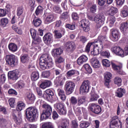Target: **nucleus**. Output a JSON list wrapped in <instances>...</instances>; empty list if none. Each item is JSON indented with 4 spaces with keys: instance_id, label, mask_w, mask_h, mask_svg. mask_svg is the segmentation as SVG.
<instances>
[{
    "instance_id": "f257e3e1",
    "label": "nucleus",
    "mask_w": 128,
    "mask_h": 128,
    "mask_svg": "<svg viewBox=\"0 0 128 128\" xmlns=\"http://www.w3.org/2000/svg\"><path fill=\"white\" fill-rule=\"evenodd\" d=\"M40 66L42 70H46L48 68L52 66V59L48 54H43L40 58Z\"/></svg>"
},
{
    "instance_id": "f03ea898",
    "label": "nucleus",
    "mask_w": 128,
    "mask_h": 128,
    "mask_svg": "<svg viewBox=\"0 0 128 128\" xmlns=\"http://www.w3.org/2000/svg\"><path fill=\"white\" fill-rule=\"evenodd\" d=\"M26 114L27 120L30 122H32L38 117V110L36 108L29 107L26 110Z\"/></svg>"
},
{
    "instance_id": "7ed1b4c3",
    "label": "nucleus",
    "mask_w": 128,
    "mask_h": 128,
    "mask_svg": "<svg viewBox=\"0 0 128 128\" xmlns=\"http://www.w3.org/2000/svg\"><path fill=\"white\" fill-rule=\"evenodd\" d=\"M43 112L40 116V120H46L52 116V108L50 105L48 103H44L42 104Z\"/></svg>"
},
{
    "instance_id": "20e7f679",
    "label": "nucleus",
    "mask_w": 128,
    "mask_h": 128,
    "mask_svg": "<svg viewBox=\"0 0 128 128\" xmlns=\"http://www.w3.org/2000/svg\"><path fill=\"white\" fill-rule=\"evenodd\" d=\"M88 18L90 20H94L96 22V28H100L104 22V16H100L98 14L94 18V17L92 15H88Z\"/></svg>"
},
{
    "instance_id": "39448f33",
    "label": "nucleus",
    "mask_w": 128,
    "mask_h": 128,
    "mask_svg": "<svg viewBox=\"0 0 128 128\" xmlns=\"http://www.w3.org/2000/svg\"><path fill=\"white\" fill-rule=\"evenodd\" d=\"M108 38L106 36H99L98 39L96 40L93 42V46H96L101 50H104V42H106Z\"/></svg>"
},
{
    "instance_id": "423d86ee",
    "label": "nucleus",
    "mask_w": 128,
    "mask_h": 128,
    "mask_svg": "<svg viewBox=\"0 0 128 128\" xmlns=\"http://www.w3.org/2000/svg\"><path fill=\"white\" fill-rule=\"evenodd\" d=\"M90 82L88 80H85L81 84L80 88V94H86L90 92Z\"/></svg>"
},
{
    "instance_id": "0eeeda50",
    "label": "nucleus",
    "mask_w": 128,
    "mask_h": 128,
    "mask_svg": "<svg viewBox=\"0 0 128 128\" xmlns=\"http://www.w3.org/2000/svg\"><path fill=\"white\" fill-rule=\"evenodd\" d=\"M6 64L12 66V68L16 66V64L18 62V59L14 54L6 55Z\"/></svg>"
},
{
    "instance_id": "6e6552de",
    "label": "nucleus",
    "mask_w": 128,
    "mask_h": 128,
    "mask_svg": "<svg viewBox=\"0 0 128 128\" xmlns=\"http://www.w3.org/2000/svg\"><path fill=\"white\" fill-rule=\"evenodd\" d=\"M76 88V84L72 82L67 81L65 84V90L66 94H71L74 92V88Z\"/></svg>"
},
{
    "instance_id": "1a4fd4ad",
    "label": "nucleus",
    "mask_w": 128,
    "mask_h": 128,
    "mask_svg": "<svg viewBox=\"0 0 128 128\" xmlns=\"http://www.w3.org/2000/svg\"><path fill=\"white\" fill-rule=\"evenodd\" d=\"M110 128H122V122L118 120V116H114L110 122Z\"/></svg>"
},
{
    "instance_id": "9d476101",
    "label": "nucleus",
    "mask_w": 128,
    "mask_h": 128,
    "mask_svg": "<svg viewBox=\"0 0 128 128\" xmlns=\"http://www.w3.org/2000/svg\"><path fill=\"white\" fill-rule=\"evenodd\" d=\"M30 32L34 40L32 42V44H38L42 42V39L36 35V30L32 28L30 29Z\"/></svg>"
},
{
    "instance_id": "9b49d317",
    "label": "nucleus",
    "mask_w": 128,
    "mask_h": 128,
    "mask_svg": "<svg viewBox=\"0 0 128 128\" xmlns=\"http://www.w3.org/2000/svg\"><path fill=\"white\" fill-rule=\"evenodd\" d=\"M54 92L50 89H48L45 91V93L43 94L42 98L48 100V102H50L52 100L54 96Z\"/></svg>"
},
{
    "instance_id": "f8f14e48",
    "label": "nucleus",
    "mask_w": 128,
    "mask_h": 128,
    "mask_svg": "<svg viewBox=\"0 0 128 128\" xmlns=\"http://www.w3.org/2000/svg\"><path fill=\"white\" fill-rule=\"evenodd\" d=\"M89 109L92 112L96 114L102 112V108L100 106L94 104H90Z\"/></svg>"
},
{
    "instance_id": "ddd939ff",
    "label": "nucleus",
    "mask_w": 128,
    "mask_h": 128,
    "mask_svg": "<svg viewBox=\"0 0 128 128\" xmlns=\"http://www.w3.org/2000/svg\"><path fill=\"white\" fill-rule=\"evenodd\" d=\"M112 51L116 56H122L124 58V52L122 48L120 46H115L112 48Z\"/></svg>"
},
{
    "instance_id": "4468645a",
    "label": "nucleus",
    "mask_w": 128,
    "mask_h": 128,
    "mask_svg": "<svg viewBox=\"0 0 128 128\" xmlns=\"http://www.w3.org/2000/svg\"><path fill=\"white\" fill-rule=\"evenodd\" d=\"M66 80V76L64 74H60L59 76L56 77L54 81V84L56 86H62Z\"/></svg>"
},
{
    "instance_id": "2eb2a0df",
    "label": "nucleus",
    "mask_w": 128,
    "mask_h": 128,
    "mask_svg": "<svg viewBox=\"0 0 128 128\" xmlns=\"http://www.w3.org/2000/svg\"><path fill=\"white\" fill-rule=\"evenodd\" d=\"M54 106L56 108V110L60 114H66V108H64V104L62 103H56L54 104Z\"/></svg>"
},
{
    "instance_id": "dca6fc26",
    "label": "nucleus",
    "mask_w": 128,
    "mask_h": 128,
    "mask_svg": "<svg viewBox=\"0 0 128 128\" xmlns=\"http://www.w3.org/2000/svg\"><path fill=\"white\" fill-rule=\"evenodd\" d=\"M112 76V74L109 72H106L104 74V86H106L108 88H110V82Z\"/></svg>"
},
{
    "instance_id": "f3484780",
    "label": "nucleus",
    "mask_w": 128,
    "mask_h": 128,
    "mask_svg": "<svg viewBox=\"0 0 128 128\" xmlns=\"http://www.w3.org/2000/svg\"><path fill=\"white\" fill-rule=\"evenodd\" d=\"M8 80H16L18 78V72L16 70L9 72H8Z\"/></svg>"
},
{
    "instance_id": "a211bd4d",
    "label": "nucleus",
    "mask_w": 128,
    "mask_h": 128,
    "mask_svg": "<svg viewBox=\"0 0 128 128\" xmlns=\"http://www.w3.org/2000/svg\"><path fill=\"white\" fill-rule=\"evenodd\" d=\"M90 64L94 68H100V61L98 60V58H93L90 60Z\"/></svg>"
},
{
    "instance_id": "6ab92c4d",
    "label": "nucleus",
    "mask_w": 128,
    "mask_h": 128,
    "mask_svg": "<svg viewBox=\"0 0 128 128\" xmlns=\"http://www.w3.org/2000/svg\"><path fill=\"white\" fill-rule=\"evenodd\" d=\"M111 34L112 36V40L114 42L118 40V31L116 28H112L110 30Z\"/></svg>"
},
{
    "instance_id": "aec40b11",
    "label": "nucleus",
    "mask_w": 128,
    "mask_h": 128,
    "mask_svg": "<svg viewBox=\"0 0 128 128\" xmlns=\"http://www.w3.org/2000/svg\"><path fill=\"white\" fill-rule=\"evenodd\" d=\"M52 86V82L50 80H45L40 85V88L42 90H44L46 88H50Z\"/></svg>"
},
{
    "instance_id": "412c9836",
    "label": "nucleus",
    "mask_w": 128,
    "mask_h": 128,
    "mask_svg": "<svg viewBox=\"0 0 128 128\" xmlns=\"http://www.w3.org/2000/svg\"><path fill=\"white\" fill-rule=\"evenodd\" d=\"M121 32L122 34H126V32L128 30V22H122L120 24V27Z\"/></svg>"
},
{
    "instance_id": "4be33fe9",
    "label": "nucleus",
    "mask_w": 128,
    "mask_h": 128,
    "mask_svg": "<svg viewBox=\"0 0 128 128\" xmlns=\"http://www.w3.org/2000/svg\"><path fill=\"white\" fill-rule=\"evenodd\" d=\"M88 60V57L85 55H82L80 56L78 58L77 60V64L78 66H82Z\"/></svg>"
},
{
    "instance_id": "5701e85b",
    "label": "nucleus",
    "mask_w": 128,
    "mask_h": 128,
    "mask_svg": "<svg viewBox=\"0 0 128 128\" xmlns=\"http://www.w3.org/2000/svg\"><path fill=\"white\" fill-rule=\"evenodd\" d=\"M62 52V50L60 48L53 49L52 51V56H53L54 58H58V56H60Z\"/></svg>"
},
{
    "instance_id": "b1692460",
    "label": "nucleus",
    "mask_w": 128,
    "mask_h": 128,
    "mask_svg": "<svg viewBox=\"0 0 128 128\" xmlns=\"http://www.w3.org/2000/svg\"><path fill=\"white\" fill-rule=\"evenodd\" d=\"M43 40L44 42H52V34L50 33L46 34L44 36Z\"/></svg>"
},
{
    "instance_id": "393cba45",
    "label": "nucleus",
    "mask_w": 128,
    "mask_h": 128,
    "mask_svg": "<svg viewBox=\"0 0 128 128\" xmlns=\"http://www.w3.org/2000/svg\"><path fill=\"white\" fill-rule=\"evenodd\" d=\"M81 26L83 28V30L86 32L90 30V22L88 20H85L84 23L81 24Z\"/></svg>"
},
{
    "instance_id": "a878e982",
    "label": "nucleus",
    "mask_w": 128,
    "mask_h": 128,
    "mask_svg": "<svg viewBox=\"0 0 128 128\" xmlns=\"http://www.w3.org/2000/svg\"><path fill=\"white\" fill-rule=\"evenodd\" d=\"M93 46L94 49L92 51H91V54H92L93 56H98V54H100L102 50H104L102 49H100V48H98L96 46Z\"/></svg>"
},
{
    "instance_id": "bb28decb",
    "label": "nucleus",
    "mask_w": 128,
    "mask_h": 128,
    "mask_svg": "<svg viewBox=\"0 0 128 128\" xmlns=\"http://www.w3.org/2000/svg\"><path fill=\"white\" fill-rule=\"evenodd\" d=\"M58 96L60 98V100H66V97L64 94V91L62 89H58Z\"/></svg>"
},
{
    "instance_id": "cd10ccee",
    "label": "nucleus",
    "mask_w": 128,
    "mask_h": 128,
    "mask_svg": "<svg viewBox=\"0 0 128 128\" xmlns=\"http://www.w3.org/2000/svg\"><path fill=\"white\" fill-rule=\"evenodd\" d=\"M12 116L14 120H15L17 124H20V122H22L21 120H18V111L14 110L12 112Z\"/></svg>"
},
{
    "instance_id": "c85d7f7f",
    "label": "nucleus",
    "mask_w": 128,
    "mask_h": 128,
    "mask_svg": "<svg viewBox=\"0 0 128 128\" xmlns=\"http://www.w3.org/2000/svg\"><path fill=\"white\" fill-rule=\"evenodd\" d=\"M124 92H126V90L124 89L119 88L116 92V96H118V98H122Z\"/></svg>"
},
{
    "instance_id": "c756f323",
    "label": "nucleus",
    "mask_w": 128,
    "mask_h": 128,
    "mask_svg": "<svg viewBox=\"0 0 128 128\" xmlns=\"http://www.w3.org/2000/svg\"><path fill=\"white\" fill-rule=\"evenodd\" d=\"M8 48L12 52H14L18 50V46L14 43H10L8 45Z\"/></svg>"
},
{
    "instance_id": "7c9ffc66",
    "label": "nucleus",
    "mask_w": 128,
    "mask_h": 128,
    "mask_svg": "<svg viewBox=\"0 0 128 128\" xmlns=\"http://www.w3.org/2000/svg\"><path fill=\"white\" fill-rule=\"evenodd\" d=\"M121 15L123 18H126L128 16V7L124 6L123 10L121 11Z\"/></svg>"
},
{
    "instance_id": "2f4dec72",
    "label": "nucleus",
    "mask_w": 128,
    "mask_h": 128,
    "mask_svg": "<svg viewBox=\"0 0 128 128\" xmlns=\"http://www.w3.org/2000/svg\"><path fill=\"white\" fill-rule=\"evenodd\" d=\"M74 48H76V44H74V42H67V50H72Z\"/></svg>"
},
{
    "instance_id": "473e14b6",
    "label": "nucleus",
    "mask_w": 128,
    "mask_h": 128,
    "mask_svg": "<svg viewBox=\"0 0 128 128\" xmlns=\"http://www.w3.org/2000/svg\"><path fill=\"white\" fill-rule=\"evenodd\" d=\"M86 96H84L78 97V106H80L84 104L86 102Z\"/></svg>"
},
{
    "instance_id": "72a5a7b5",
    "label": "nucleus",
    "mask_w": 128,
    "mask_h": 128,
    "mask_svg": "<svg viewBox=\"0 0 128 128\" xmlns=\"http://www.w3.org/2000/svg\"><path fill=\"white\" fill-rule=\"evenodd\" d=\"M25 107H26V104H24V103L20 101L18 103V104L16 106V110H19V111L22 110V109L24 108Z\"/></svg>"
},
{
    "instance_id": "f704fd0d",
    "label": "nucleus",
    "mask_w": 128,
    "mask_h": 128,
    "mask_svg": "<svg viewBox=\"0 0 128 128\" xmlns=\"http://www.w3.org/2000/svg\"><path fill=\"white\" fill-rule=\"evenodd\" d=\"M40 78L38 72H33L31 74V80H38Z\"/></svg>"
},
{
    "instance_id": "c9c22d12",
    "label": "nucleus",
    "mask_w": 128,
    "mask_h": 128,
    "mask_svg": "<svg viewBox=\"0 0 128 128\" xmlns=\"http://www.w3.org/2000/svg\"><path fill=\"white\" fill-rule=\"evenodd\" d=\"M20 62L23 64H25L28 61V54H24L20 56Z\"/></svg>"
},
{
    "instance_id": "e433bc0d",
    "label": "nucleus",
    "mask_w": 128,
    "mask_h": 128,
    "mask_svg": "<svg viewBox=\"0 0 128 128\" xmlns=\"http://www.w3.org/2000/svg\"><path fill=\"white\" fill-rule=\"evenodd\" d=\"M90 126V123L88 121H84L82 122L80 124V128H87Z\"/></svg>"
},
{
    "instance_id": "4c0bfd02",
    "label": "nucleus",
    "mask_w": 128,
    "mask_h": 128,
    "mask_svg": "<svg viewBox=\"0 0 128 128\" xmlns=\"http://www.w3.org/2000/svg\"><path fill=\"white\" fill-rule=\"evenodd\" d=\"M33 24L34 26H40L42 24V20L40 18H34L33 20Z\"/></svg>"
},
{
    "instance_id": "58836bf2",
    "label": "nucleus",
    "mask_w": 128,
    "mask_h": 128,
    "mask_svg": "<svg viewBox=\"0 0 128 128\" xmlns=\"http://www.w3.org/2000/svg\"><path fill=\"white\" fill-rule=\"evenodd\" d=\"M108 14L110 16H114L118 12V9L114 7H111L108 11Z\"/></svg>"
},
{
    "instance_id": "ea45409f",
    "label": "nucleus",
    "mask_w": 128,
    "mask_h": 128,
    "mask_svg": "<svg viewBox=\"0 0 128 128\" xmlns=\"http://www.w3.org/2000/svg\"><path fill=\"white\" fill-rule=\"evenodd\" d=\"M54 20V15L53 14H50L48 15L45 20V24H50V22H52Z\"/></svg>"
},
{
    "instance_id": "a19ab883",
    "label": "nucleus",
    "mask_w": 128,
    "mask_h": 128,
    "mask_svg": "<svg viewBox=\"0 0 128 128\" xmlns=\"http://www.w3.org/2000/svg\"><path fill=\"white\" fill-rule=\"evenodd\" d=\"M84 68L85 69V70L88 72V74H92V67L90 64H86L84 65Z\"/></svg>"
},
{
    "instance_id": "79ce46f5",
    "label": "nucleus",
    "mask_w": 128,
    "mask_h": 128,
    "mask_svg": "<svg viewBox=\"0 0 128 128\" xmlns=\"http://www.w3.org/2000/svg\"><path fill=\"white\" fill-rule=\"evenodd\" d=\"M44 12V8L40 6H38V8H36V10L35 12V14H36V16H38V14H42Z\"/></svg>"
},
{
    "instance_id": "37998d69",
    "label": "nucleus",
    "mask_w": 128,
    "mask_h": 128,
    "mask_svg": "<svg viewBox=\"0 0 128 128\" xmlns=\"http://www.w3.org/2000/svg\"><path fill=\"white\" fill-rule=\"evenodd\" d=\"M58 128H68V121H63L61 124L58 126Z\"/></svg>"
},
{
    "instance_id": "c03bdc74",
    "label": "nucleus",
    "mask_w": 128,
    "mask_h": 128,
    "mask_svg": "<svg viewBox=\"0 0 128 128\" xmlns=\"http://www.w3.org/2000/svg\"><path fill=\"white\" fill-rule=\"evenodd\" d=\"M114 82L115 84H117L118 86H122V78L120 77H116L114 79Z\"/></svg>"
},
{
    "instance_id": "a18cd8bd",
    "label": "nucleus",
    "mask_w": 128,
    "mask_h": 128,
    "mask_svg": "<svg viewBox=\"0 0 128 128\" xmlns=\"http://www.w3.org/2000/svg\"><path fill=\"white\" fill-rule=\"evenodd\" d=\"M54 34L55 38H61L62 36V33L60 32L58 30H54Z\"/></svg>"
},
{
    "instance_id": "49530a36",
    "label": "nucleus",
    "mask_w": 128,
    "mask_h": 128,
    "mask_svg": "<svg viewBox=\"0 0 128 128\" xmlns=\"http://www.w3.org/2000/svg\"><path fill=\"white\" fill-rule=\"evenodd\" d=\"M1 26H6L8 24V19L7 18H2L1 19Z\"/></svg>"
},
{
    "instance_id": "de8ad7c7",
    "label": "nucleus",
    "mask_w": 128,
    "mask_h": 128,
    "mask_svg": "<svg viewBox=\"0 0 128 128\" xmlns=\"http://www.w3.org/2000/svg\"><path fill=\"white\" fill-rule=\"evenodd\" d=\"M102 64L104 66H106V68H108V66H110V60L104 59L102 60Z\"/></svg>"
},
{
    "instance_id": "09e8293b",
    "label": "nucleus",
    "mask_w": 128,
    "mask_h": 128,
    "mask_svg": "<svg viewBox=\"0 0 128 128\" xmlns=\"http://www.w3.org/2000/svg\"><path fill=\"white\" fill-rule=\"evenodd\" d=\"M114 22H116V18L114 16L111 17L108 21L110 28L114 26Z\"/></svg>"
},
{
    "instance_id": "8fccbe9b",
    "label": "nucleus",
    "mask_w": 128,
    "mask_h": 128,
    "mask_svg": "<svg viewBox=\"0 0 128 128\" xmlns=\"http://www.w3.org/2000/svg\"><path fill=\"white\" fill-rule=\"evenodd\" d=\"M52 125V122H48L42 125V128H53Z\"/></svg>"
},
{
    "instance_id": "3c124183",
    "label": "nucleus",
    "mask_w": 128,
    "mask_h": 128,
    "mask_svg": "<svg viewBox=\"0 0 128 128\" xmlns=\"http://www.w3.org/2000/svg\"><path fill=\"white\" fill-rule=\"evenodd\" d=\"M27 98L30 102H34L36 98H34V94L29 93L28 94H27Z\"/></svg>"
},
{
    "instance_id": "603ef678",
    "label": "nucleus",
    "mask_w": 128,
    "mask_h": 128,
    "mask_svg": "<svg viewBox=\"0 0 128 128\" xmlns=\"http://www.w3.org/2000/svg\"><path fill=\"white\" fill-rule=\"evenodd\" d=\"M70 104H73L74 106H76V104H78V99H76V98L74 96H72L70 99Z\"/></svg>"
},
{
    "instance_id": "864d4df0",
    "label": "nucleus",
    "mask_w": 128,
    "mask_h": 128,
    "mask_svg": "<svg viewBox=\"0 0 128 128\" xmlns=\"http://www.w3.org/2000/svg\"><path fill=\"white\" fill-rule=\"evenodd\" d=\"M50 76V70L44 71L42 72V76L43 78H48Z\"/></svg>"
},
{
    "instance_id": "5fc2aeb1",
    "label": "nucleus",
    "mask_w": 128,
    "mask_h": 128,
    "mask_svg": "<svg viewBox=\"0 0 128 128\" xmlns=\"http://www.w3.org/2000/svg\"><path fill=\"white\" fill-rule=\"evenodd\" d=\"M78 128V124L76 122V120H74L72 121L71 128Z\"/></svg>"
},
{
    "instance_id": "6e6d98bb",
    "label": "nucleus",
    "mask_w": 128,
    "mask_h": 128,
    "mask_svg": "<svg viewBox=\"0 0 128 128\" xmlns=\"http://www.w3.org/2000/svg\"><path fill=\"white\" fill-rule=\"evenodd\" d=\"M24 8L22 6H20L17 9V16H22V13L24 12Z\"/></svg>"
},
{
    "instance_id": "4d7b16f0",
    "label": "nucleus",
    "mask_w": 128,
    "mask_h": 128,
    "mask_svg": "<svg viewBox=\"0 0 128 128\" xmlns=\"http://www.w3.org/2000/svg\"><path fill=\"white\" fill-rule=\"evenodd\" d=\"M66 28H68L69 30H76V24H74V23H73L72 24H66Z\"/></svg>"
},
{
    "instance_id": "13d9d810",
    "label": "nucleus",
    "mask_w": 128,
    "mask_h": 128,
    "mask_svg": "<svg viewBox=\"0 0 128 128\" xmlns=\"http://www.w3.org/2000/svg\"><path fill=\"white\" fill-rule=\"evenodd\" d=\"M94 46L92 42H90L87 44L85 50L86 52H90V46Z\"/></svg>"
},
{
    "instance_id": "bf43d9fd",
    "label": "nucleus",
    "mask_w": 128,
    "mask_h": 128,
    "mask_svg": "<svg viewBox=\"0 0 128 128\" xmlns=\"http://www.w3.org/2000/svg\"><path fill=\"white\" fill-rule=\"evenodd\" d=\"M8 102L11 108H14L16 105V103L14 102V98H11L8 100Z\"/></svg>"
},
{
    "instance_id": "052dcab7",
    "label": "nucleus",
    "mask_w": 128,
    "mask_h": 128,
    "mask_svg": "<svg viewBox=\"0 0 128 128\" xmlns=\"http://www.w3.org/2000/svg\"><path fill=\"white\" fill-rule=\"evenodd\" d=\"M64 58H62V57H59L55 60V62L56 64H62V62H64Z\"/></svg>"
},
{
    "instance_id": "680f3d73",
    "label": "nucleus",
    "mask_w": 128,
    "mask_h": 128,
    "mask_svg": "<svg viewBox=\"0 0 128 128\" xmlns=\"http://www.w3.org/2000/svg\"><path fill=\"white\" fill-rule=\"evenodd\" d=\"M53 10L57 14H62V10H60V8L58 7V6H54L53 8Z\"/></svg>"
},
{
    "instance_id": "e2e57ef3",
    "label": "nucleus",
    "mask_w": 128,
    "mask_h": 128,
    "mask_svg": "<svg viewBox=\"0 0 128 128\" xmlns=\"http://www.w3.org/2000/svg\"><path fill=\"white\" fill-rule=\"evenodd\" d=\"M75 74V70H69L66 72L67 76H68V78H70V76H74V74Z\"/></svg>"
},
{
    "instance_id": "0e129e2a",
    "label": "nucleus",
    "mask_w": 128,
    "mask_h": 128,
    "mask_svg": "<svg viewBox=\"0 0 128 128\" xmlns=\"http://www.w3.org/2000/svg\"><path fill=\"white\" fill-rule=\"evenodd\" d=\"M8 94H14V96H18V92L12 88H10L8 90Z\"/></svg>"
},
{
    "instance_id": "69168bd1",
    "label": "nucleus",
    "mask_w": 128,
    "mask_h": 128,
    "mask_svg": "<svg viewBox=\"0 0 128 128\" xmlns=\"http://www.w3.org/2000/svg\"><path fill=\"white\" fill-rule=\"evenodd\" d=\"M6 120L0 118V126H6Z\"/></svg>"
},
{
    "instance_id": "338daca9",
    "label": "nucleus",
    "mask_w": 128,
    "mask_h": 128,
    "mask_svg": "<svg viewBox=\"0 0 128 128\" xmlns=\"http://www.w3.org/2000/svg\"><path fill=\"white\" fill-rule=\"evenodd\" d=\"M18 88H24V81L22 80H20L19 82H18Z\"/></svg>"
},
{
    "instance_id": "774afa93",
    "label": "nucleus",
    "mask_w": 128,
    "mask_h": 128,
    "mask_svg": "<svg viewBox=\"0 0 128 128\" xmlns=\"http://www.w3.org/2000/svg\"><path fill=\"white\" fill-rule=\"evenodd\" d=\"M90 12H92V14H94L96 12V4H93L90 8Z\"/></svg>"
}]
</instances>
